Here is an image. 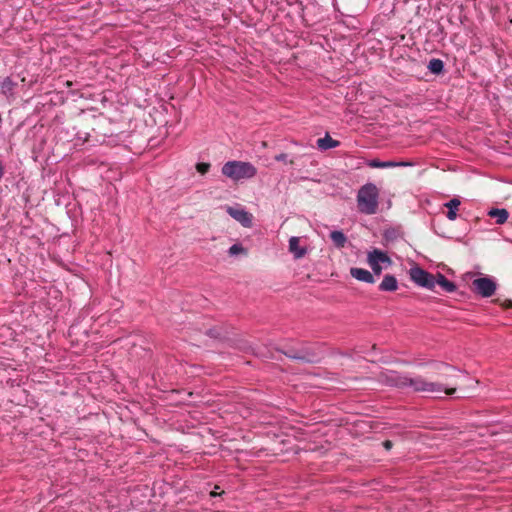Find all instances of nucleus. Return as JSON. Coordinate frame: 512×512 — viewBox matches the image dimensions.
<instances>
[{"label":"nucleus","mask_w":512,"mask_h":512,"mask_svg":"<svg viewBox=\"0 0 512 512\" xmlns=\"http://www.w3.org/2000/svg\"><path fill=\"white\" fill-rule=\"evenodd\" d=\"M397 289H398L397 279L393 275H390V274L385 275L382 282L379 285V290L385 291V292H393V291H396Z\"/></svg>","instance_id":"9b49d317"},{"label":"nucleus","mask_w":512,"mask_h":512,"mask_svg":"<svg viewBox=\"0 0 512 512\" xmlns=\"http://www.w3.org/2000/svg\"><path fill=\"white\" fill-rule=\"evenodd\" d=\"M226 212L237 222H239L242 226L246 228H250L252 226L253 216L251 213L246 211L241 206H226Z\"/></svg>","instance_id":"0eeeda50"},{"label":"nucleus","mask_w":512,"mask_h":512,"mask_svg":"<svg viewBox=\"0 0 512 512\" xmlns=\"http://www.w3.org/2000/svg\"><path fill=\"white\" fill-rule=\"evenodd\" d=\"M350 274L353 278H355L356 280L361 281V282H365V283H369V284H372L375 282L373 274L370 271L363 269V268L353 267L350 269Z\"/></svg>","instance_id":"1a4fd4ad"},{"label":"nucleus","mask_w":512,"mask_h":512,"mask_svg":"<svg viewBox=\"0 0 512 512\" xmlns=\"http://www.w3.org/2000/svg\"><path fill=\"white\" fill-rule=\"evenodd\" d=\"M472 288L475 293L487 298L495 293L496 283L489 277H480L473 280Z\"/></svg>","instance_id":"423d86ee"},{"label":"nucleus","mask_w":512,"mask_h":512,"mask_svg":"<svg viewBox=\"0 0 512 512\" xmlns=\"http://www.w3.org/2000/svg\"><path fill=\"white\" fill-rule=\"evenodd\" d=\"M367 165L371 168H393V167H407L412 166L410 162H395V161H380L378 159H372L367 162Z\"/></svg>","instance_id":"6e6552de"},{"label":"nucleus","mask_w":512,"mask_h":512,"mask_svg":"<svg viewBox=\"0 0 512 512\" xmlns=\"http://www.w3.org/2000/svg\"><path fill=\"white\" fill-rule=\"evenodd\" d=\"M379 190L373 183L363 185L357 194V205L364 214H375L378 208Z\"/></svg>","instance_id":"7ed1b4c3"},{"label":"nucleus","mask_w":512,"mask_h":512,"mask_svg":"<svg viewBox=\"0 0 512 512\" xmlns=\"http://www.w3.org/2000/svg\"><path fill=\"white\" fill-rule=\"evenodd\" d=\"M244 252L245 250L241 244H233L228 250L230 256H235Z\"/></svg>","instance_id":"a211bd4d"},{"label":"nucleus","mask_w":512,"mask_h":512,"mask_svg":"<svg viewBox=\"0 0 512 512\" xmlns=\"http://www.w3.org/2000/svg\"><path fill=\"white\" fill-rule=\"evenodd\" d=\"M288 155L286 153H280L275 156V160L278 162H287Z\"/></svg>","instance_id":"aec40b11"},{"label":"nucleus","mask_w":512,"mask_h":512,"mask_svg":"<svg viewBox=\"0 0 512 512\" xmlns=\"http://www.w3.org/2000/svg\"><path fill=\"white\" fill-rule=\"evenodd\" d=\"M317 148L321 151H326L328 149L336 148L340 145L338 140H334L331 138L329 133H326L323 138H319L316 142Z\"/></svg>","instance_id":"f8f14e48"},{"label":"nucleus","mask_w":512,"mask_h":512,"mask_svg":"<svg viewBox=\"0 0 512 512\" xmlns=\"http://www.w3.org/2000/svg\"><path fill=\"white\" fill-rule=\"evenodd\" d=\"M222 174L234 182L252 179L257 174V168L250 162L231 160L224 163Z\"/></svg>","instance_id":"f03ea898"},{"label":"nucleus","mask_w":512,"mask_h":512,"mask_svg":"<svg viewBox=\"0 0 512 512\" xmlns=\"http://www.w3.org/2000/svg\"><path fill=\"white\" fill-rule=\"evenodd\" d=\"M330 239L337 248H343L347 242V237L340 230H335L330 233Z\"/></svg>","instance_id":"dca6fc26"},{"label":"nucleus","mask_w":512,"mask_h":512,"mask_svg":"<svg viewBox=\"0 0 512 512\" xmlns=\"http://www.w3.org/2000/svg\"><path fill=\"white\" fill-rule=\"evenodd\" d=\"M378 379L384 385L400 389L410 388L413 392L432 394L445 393L448 395L455 392V388L447 389L442 384L427 381L422 376L410 377L392 370L381 372Z\"/></svg>","instance_id":"f257e3e1"},{"label":"nucleus","mask_w":512,"mask_h":512,"mask_svg":"<svg viewBox=\"0 0 512 512\" xmlns=\"http://www.w3.org/2000/svg\"><path fill=\"white\" fill-rule=\"evenodd\" d=\"M460 204L461 202L458 198H453L444 204V206L447 208L446 217L450 221L456 220Z\"/></svg>","instance_id":"ddd939ff"},{"label":"nucleus","mask_w":512,"mask_h":512,"mask_svg":"<svg viewBox=\"0 0 512 512\" xmlns=\"http://www.w3.org/2000/svg\"><path fill=\"white\" fill-rule=\"evenodd\" d=\"M435 278L436 285H439L445 292L451 293L456 290V285L453 282L449 281L443 274L437 273Z\"/></svg>","instance_id":"4468645a"},{"label":"nucleus","mask_w":512,"mask_h":512,"mask_svg":"<svg viewBox=\"0 0 512 512\" xmlns=\"http://www.w3.org/2000/svg\"><path fill=\"white\" fill-rule=\"evenodd\" d=\"M299 243L300 238L297 236H292L289 239V251L293 254L295 259H300L307 253V249L305 247H301Z\"/></svg>","instance_id":"9d476101"},{"label":"nucleus","mask_w":512,"mask_h":512,"mask_svg":"<svg viewBox=\"0 0 512 512\" xmlns=\"http://www.w3.org/2000/svg\"><path fill=\"white\" fill-rule=\"evenodd\" d=\"M391 445H392V444H391V442H390V441H385V442H384V446H385V448H387V449H390Z\"/></svg>","instance_id":"4be33fe9"},{"label":"nucleus","mask_w":512,"mask_h":512,"mask_svg":"<svg viewBox=\"0 0 512 512\" xmlns=\"http://www.w3.org/2000/svg\"><path fill=\"white\" fill-rule=\"evenodd\" d=\"M488 215L492 218H495L497 224H504L509 217V213L506 209L498 208L491 209L488 212Z\"/></svg>","instance_id":"2eb2a0df"},{"label":"nucleus","mask_w":512,"mask_h":512,"mask_svg":"<svg viewBox=\"0 0 512 512\" xmlns=\"http://www.w3.org/2000/svg\"><path fill=\"white\" fill-rule=\"evenodd\" d=\"M210 164L208 163H198L196 165V169L200 174H205L209 171Z\"/></svg>","instance_id":"6ab92c4d"},{"label":"nucleus","mask_w":512,"mask_h":512,"mask_svg":"<svg viewBox=\"0 0 512 512\" xmlns=\"http://www.w3.org/2000/svg\"><path fill=\"white\" fill-rule=\"evenodd\" d=\"M367 263L371 267L373 273L379 276L383 268L391 265L392 261L386 252L379 249H373L368 252Z\"/></svg>","instance_id":"20e7f679"},{"label":"nucleus","mask_w":512,"mask_h":512,"mask_svg":"<svg viewBox=\"0 0 512 512\" xmlns=\"http://www.w3.org/2000/svg\"><path fill=\"white\" fill-rule=\"evenodd\" d=\"M3 176V166H2V163L0 162V179L2 178Z\"/></svg>","instance_id":"5701e85b"},{"label":"nucleus","mask_w":512,"mask_h":512,"mask_svg":"<svg viewBox=\"0 0 512 512\" xmlns=\"http://www.w3.org/2000/svg\"><path fill=\"white\" fill-rule=\"evenodd\" d=\"M12 85V82L9 78H6L3 83H2V87L3 88H6V87H10Z\"/></svg>","instance_id":"412c9836"},{"label":"nucleus","mask_w":512,"mask_h":512,"mask_svg":"<svg viewBox=\"0 0 512 512\" xmlns=\"http://www.w3.org/2000/svg\"><path fill=\"white\" fill-rule=\"evenodd\" d=\"M409 275L411 280L420 287L433 290L436 286L435 276L419 266L412 267Z\"/></svg>","instance_id":"39448f33"},{"label":"nucleus","mask_w":512,"mask_h":512,"mask_svg":"<svg viewBox=\"0 0 512 512\" xmlns=\"http://www.w3.org/2000/svg\"><path fill=\"white\" fill-rule=\"evenodd\" d=\"M428 69L434 74H439L444 69V63L440 59H432L428 64Z\"/></svg>","instance_id":"f3484780"}]
</instances>
